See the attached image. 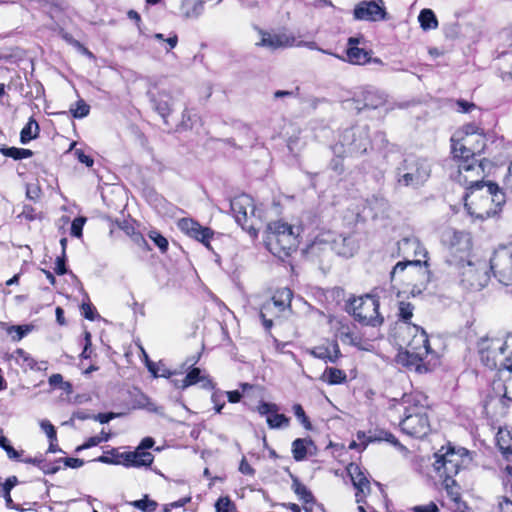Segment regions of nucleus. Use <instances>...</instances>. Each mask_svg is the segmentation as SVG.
Instances as JSON below:
<instances>
[{
	"instance_id": "46",
	"label": "nucleus",
	"mask_w": 512,
	"mask_h": 512,
	"mask_svg": "<svg viewBox=\"0 0 512 512\" xmlns=\"http://www.w3.org/2000/svg\"><path fill=\"white\" fill-rule=\"evenodd\" d=\"M387 441L390 444H392L395 447L403 448L401 443L398 441V439L390 432L388 431H380L378 433H374L373 435L369 436V441Z\"/></svg>"
},
{
	"instance_id": "2",
	"label": "nucleus",
	"mask_w": 512,
	"mask_h": 512,
	"mask_svg": "<svg viewBox=\"0 0 512 512\" xmlns=\"http://www.w3.org/2000/svg\"><path fill=\"white\" fill-rule=\"evenodd\" d=\"M452 154L454 160L458 162L455 180L465 188L466 192L487 183L484 178L486 177L485 165L488 161L477 160L475 150L468 149L465 144L454 143Z\"/></svg>"
},
{
	"instance_id": "45",
	"label": "nucleus",
	"mask_w": 512,
	"mask_h": 512,
	"mask_svg": "<svg viewBox=\"0 0 512 512\" xmlns=\"http://www.w3.org/2000/svg\"><path fill=\"white\" fill-rule=\"evenodd\" d=\"M414 306L410 302L400 301L398 303V317L402 323H410L409 320L413 316Z\"/></svg>"
},
{
	"instance_id": "63",
	"label": "nucleus",
	"mask_w": 512,
	"mask_h": 512,
	"mask_svg": "<svg viewBox=\"0 0 512 512\" xmlns=\"http://www.w3.org/2000/svg\"><path fill=\"white\" fill-rule=\"evenodd\" d=\"M190 122H191L190 113L188 111V108L185 107L183 112H182L181 122L177 125V130H187V129H190L192 127Z\"/></svg>"
},
{
	"instance_id": "34",
	"label": "nucleus",
	"mask_w": 512,
	"mask_h": 512,
	"mask_svg": "<svg viewBox=\"0 0 512 512\" xmlns=\"http://www.w3.org/2000/svg\"><path fill=\"white\" fill-rule=\"evenodd\" d=\"M96 461L106 464H123L124 466H128V452L118 454L116 449H112L105 455L98 457Z\"/></svg>"
},
{
	"instance_id": "12",
	"label": "nucleus",
	"mask_w": 512,
	"mask_h": 512,
	"mask_svg": "<svg viewBox=\"0 0 512 512\" xmlns=\"http://www.w3.org/2000/svg\"><path fill=\"white\" fill-rule=\"evenodd\" d=\"M387 101V97L383 92L372 87L364 88L358 92L355 97L346 102H351L354 109L360 113L366 109H377L383 106Z\"/></svg>"
},
{
	"instance_id": "35",
	"label": "nucleus",
	"mask_w": 512,
	"mask_h": 512,
	"mask_svg": "<svg viewBox=\"0 0 512 512\" xmlns=\"http://www.w3.org/2000/svg\"><path fill=\"white\" fill-rule=\"evenodd\" d=\"M39 125L34 118H30L27 124L23 127L20 133V141L22 144H27L32 139L38 137Z\"/></svg>"
},
{
	"instance_id": "14",
	"label": "nucleus",
	"mask_w": 512,
	"mask_h": 512,
	"mask_svg": "<svg viewBox=\"0 0 512 512\" xmlns=\"http://www.w3.org/2000/svg\"><path fill=\"white\" fill-rule=\"evenodd\" d=\"M354 18L365 21H379L387 19V12L383 0L360 2L354 9Z\"/></svg>"
},
{
	"instance_id": "40",
	"label": "nucleus",
	"mask_w": 512,
	"mask_h": 512,
	"mask_svg": "<svg viewBox=\"0 0 512 512\" xmlns=\"http://www.w3.org/2000/svg\"><path fill=\"white\" fill-rule=\"evenodd\" d=\"M497 444L503 454H512V434L510 431L500 430L497 434Z\"/></svg>"
},
{
	"instance_id": "50",
	"label": "nucleus",
	"mask_w": 512,
	"mask_h": 512,
	"mask_svg": "<svg viewBox=\"0 0 512 512\" xmlns=\"http://www.w3.org/2000/svg\"><path fill=\"white\" fill-rule=\"evenodd\" d=\"M149 237L162 253L167 251L169 244L168 240L163 235L157 231H151Z\"/></svg>"
},
{
	"instance_id": "54",
	"label": "nucleus",
	"mask_w": 512,
	"mask_h": 512,
	"mask_svg": "<svg viewBox=\"0 0 512 512\" xmlns=\"http://www.w3.org/2000/svg\"><path fill=\"white\" fill-rule=\"evenodd\" d=\"M420 265H421V262L419 260L398 262L390 272L391 281H393L396 273L404 271L407 266H420Z\"/></svg>"
},
{
	"instance_id": "48",
	"label": "nucleus",
	"mask_w": 512,
	"mask_h": 512,
	"mask_svg": "<svg viewBox=\"0 0 512 512\" xmlns=\"http://www.w3.org/2000/svg\"><path fill=\"white\" fill-rule=\"evenodd\" d=\"M154 377H164V378H170L171 376L175 375V371L169 370L161 361L158 363H155L154 368H152V371H149Z\"/></svg>"
},
{
	"instance_id": "11",
	"label": "nucleus",
	"mask_w": 512,
	"mask_h": 512,
	"mask_svg": "<svg viewBox=\"0 0 512 512\" xmlns=\"http://www.w3.org/2000/svg\"><path fill=\"white\" fill-rule=\"evenodd\" d=\"M152 109L168 124V116L173 112L176 98L168 91L159 89L156 86L149 87L147 90Z\"/></svg>"
},
{
	"instance_id": "21",
	"label": "nucleus",
	"mask_w": 512,
	"mask_h": 512,
	"mask_svg": "<svg viewBox=\"0 0 512 512\" xmlns=\"http://www.w3.org/2000/svg\"><path fill=\"white\" fill-rule=\"evenodd\" d=\"M143 409L149 413H154L161 417L165 416L164 407L154 403L150 398L144 395L140 390L134 388L130 390V409Z\"/></svg>"
},
{
	"instance_id": "47",
	"label": "nucleus",
	"mask_w": 512,
	"mask_h": 512,
	"mask_svg": "<svg viewBox=\"0 0 512 512\" xmlns=\"http://www.w3.org/2000/svg\"><path fill=\"white\" fill-rule=\"evenodd\" d=\"M68 7L66 1L64 0H49V2L42 6L45 11L52 14L53 12H61L66 10Z\"/></svg>"
},
{
	"instance_id": "61",
	"label": "nucleus",
	"mask_w": 512,
	"mask_h": 512,
	"mask_svg": "<svg viewBox=\"0 0 512 512\" xmlns=\"http://www.w3.org/2000/svg\"><path fill=\"white\" fill-rule=\"evenodd\" d=\"M223 396L224 394L220 391H215L211 396V401L214 403V408L217 413H221L222 409L225 406Z\"/></svg>"
},
{
	"instance_id": "27",
	"label": "nucleus",
	"mask_w": 512,
	"mask_h": 512,
	"mask_svg": "<svg viewBox=\"0 0 512 512\" xmlns=\"http://www.w3.org/2000/svg\"><path fill=\"white\" fill-rule=\"evenodd\" d=\"M427 355L422 354L420 352L412 351L410 349H406L404 351H400L397 355L398 363L406 366L408 368H415L417 371H421L422 361Z\"/></svg>"
},
{
	"instance_id": "26",
	"label": "nucleus",
	"mask_w": 512,
	"mask_h": 512,
	"mask_svg": "<svg viewBox=\"0 0 512 512\" xmlns=\"http://www.w3.org/2000/svg\"><path fill=\"white\" fill-rule=\"evenodd\" d=\"M317 448L310 438H297L292 442V454L296 461H303L307 455H315Z\"/></svg>"
},
{
	"instance_id": "22",
	"label": "nucleus",
	"mask_w": 512,
	"mask_h": 512,
	"mask_svg": "<svg viewBox=\"0 0 512 512\" xmlns=\"http://www.w3.org/2000/svg\"><path fill=\"white\" fill-rule=\"evenodd\" d=\"M171 382L175 387L181 389H185L197 383H202V387L205 389L214 388L212 380L208 377V375L202 374L200 368H192L183 379H173Z\"/></svg>"
},
{
	"instance_id": "9",
	"label": "nucleus",
	"mask_w": 512,
	"mask_h": 512,
	"mask_svg": "<svg viewBox=\"0 0 512 512\" xmlns=\"http://www.w3.org/2000/svg\"><path fill=\"white\" fill-rule=\"evenodd\" d=\"M131 138L138 153L139 165L153 173L162 172L164 166L160 160L156 159L145 135L138 128L133 127L130 128Z\"/></svg>"
},
{
	"instance_id": "58",
	"label": "nucleus",
	"mask_w": 512,
	"mask_h": 512,
	"mask_svg": "<svg viewBox=\"0 0 512 512\" xmlns=\"http://www.w3.org/2000/svg\"><path fill=\"white\" fill-rule=\"evenodd\" d=\"M198 224L199 223L194 221L193 219L182 218L178 222V227L180 228L181 231L188 235Z\"/></svg>"
},
{
	"instance_id": "51",
	"label": "nucleus",
	"mask_w": 512,
	"mask_h": 512,
	"mask_svg": "<svg viewBox=\"0 0 512 512\" xmlns=\"http://www.w3.org/2000/svg\"><path fill=\"white\" fill-rule=\"evenodd\" d=\"M31 331V327L29 325H18V326H11L8 329V333L12 334L13 332L16 333V335L12 336V339L15 341H20L24 336H26Z\"/></svg>"
},
{
	"instance_id": "23",
	"label": "nucleus",
	"mask_w": 512,
	"mask_h": 512,
	"mask_svg": "<svg viewBox=\"0 0 512 512\" xmlns=\"http://www.w3.org/2000/svg\"><path fill=\"white\" fill-rule=\"evenodd\" d=\"M347 471L351 477L353 486L357 490L355 494L356 502L360 503L364 496L365 490L368 492L370 491V482L357 464H350L347 467Z\"/></svg>"
},
{
	"instance_id": "25",
	"label": "nucleus",
	"mask_w": 512,
	"mask_h": 512,
	"mask_svg": "<svg viewBox=\"0 0 512 512\" xmlns=\"http://www.w3.org/2000/svg\"><path fill=\"white\" fill-rule=\"evenodd\" d=\"M463 275L465 276V281L469 282L470 286L474 289L483 288L489 280L486 264H482L481 267L474 268L471 263H468V268L465 270Z\"/></svg>"
},
{
	"instance_id": "33",
	"label": "nucleus",
	"mask_w": 512,
	"mask_h": 512,
	"mask_svg": "<svg viewBox=\"0 0 512 512\" xmlns=\"http://www.w3.org/2000/svg\"><path fill=\"white\" fill-rule=\"evenodd\" d=\"M443 485L447 495L454 502L456 509L459 512H464L467 508V505L461 499L460 493L457 490L456 481L453 478L444 479Z\"/></svg>"
},
{
	"instance_id": "31",
	"label": "nucleus",
	"mask_w": 512,
	"mask_h": 512,
	"mask_svg": "<svg viewBox=\"0 0 512 512\" xmlns=\"http://www.w3.org/2000/svg\"><path fill=\"white\" fill-rule=\"evenodd\" d=\"M204 0H183L181 13L187 19H197L204 11Z\"/></svg>"
},
{
	"instance_id": "57",
	"label": "nucleus",
	"mask_w": 512,
	"mask_h": 512,
	"mask_svg": "<svg viewBox=\"0 0 512 512\" xmlns=\"http://www.w3.org/2000/svg\"><path fill=\"white\" fill-rule=\"evenodd\" d=\"M103 441H108V435H106L105 437L97 436V435L92 436V437L88 438L84 444L77 447L76 451H80L83 449H88V448L97 446L98 444H100Z\"/></svg>"
},
{
	"instance_id": "32",
	"label": "nucleus",
	"mask_w": 512,
	"mask_h": 512,
	"mask_svg": "<svg viewBox=\"0 0 512 512\" xmlns=\"http://www.w3.org/2000/svg\"><path fill=\"white\" fill-rule=\"evenodd\" d=\"M371 51L359 47H348L345 59L353 65H365L371 61Z\"/></svg>"
},
{
	"instance_id": "44",
	"label": "nucleus",
	"mask_w": 512,
	"mask_h": 512,
	"mask_svg": "<svg viewBox=\"0 0 512 512\" xmlns=\"http://www.w3.org/2000/svg\"><path fill=\"white\" fill-rule=\"evenodd\" d=\"M152 37L166 44L164 49L167 53L174 49L178 43V36L175 32L169 33L168 37H165L162 33H156Z\"/></svg>"
},
{
	"instance_id": "19",
	"label": "nucleus",
	"mask_w": 512,
	"mask_h": 512,
	"mask_svg": "<svg viewBox=\"0 0 512 512\" xmlns=\"http://www.w3.org/2000/svg\"><path fill=\"white\" fill-rule=\"evenodd\" d=\"M257 31L260 35V40L256 45L269 50L291 47L295 42L293 36H289L285 33H272L260 28H257Z\"/></svg>"
},
{
	"instance_id": "62",
	"label": "nucleus",
	"mask_w": 512,
	"mask_h": 512,
	"mask_svg": "<svg viewBox=\"0 0 512 512\" xmlns=\"http://www.w3.org/2000/svg\"><path fill=\"white\" fill-rule=\"evenodd\" d=\"M40 425L50 441L57 440L55 427L49 421L43 420Z\"/></svg>"
},
{
	"instance_id": "18",
	"label": "nucleus",
	"mask_w": 512,
	"mask_h": 512,
	"mask_svg": "<svg viewBox=\"0 0 512 512\" xmlns=\"http://www.w3.org/2000/svg\"><path fill=\"white\" fill-rule=\"evenodd\" d=\"M403 417H415L418 414H428L427 397L421 393L405 394L399 401Z\"/></svg>"
},
{
	"instance_id": "15",
	"label": "nucleus",
	"mask_w": 512,
	"mask_h": 512,
	"mask_svg": "<svg viewBox=\"0 0 512 512\" xmlns=\"http://www.w3.org/2000/svg\"><path fill=\"white\" fill-rule=\"evenodd\" d=\"M230 209L239 225L244 228V223L248 221V215L256 216L257 209L254 200L247 194L236 196L230 201Z\"/></svg>"
},
{
	"instance_id": "41",
	"label": "nucleus",
	"mask_w": 512,
	"mask_h": 512,
	"mask_svg": "<svg viewBox=\"0 0 512 512\" xmlns=\"http://www.w3.org/2000/svg\"><path fill=\"white\" fill-rule=\"evenodd\" d=\"M188 236L195 238L196 240L202 242L206 246H209V240L213 236V231L210 228L202 227L198 224L194 229L188 234Z\"/></svg>"
},
{
	"instance_id": "49",
	"label": "nucleus",
	"mask_w": 512,
	"mask_h": 512,
	"mask_svg": "<svg viewBox=\"0 0 512 512\" xmlns=\"http://www.w3.org/2000/svg\"><path fill=\"white\" fill-rule=\"evenodd\" d=\"M293 411L296 418L300 421V423L304 426L305 429L311 430L312 424L309 418L306 416L303 407L300 404H295L293 406Z\"/></svg>"
},
{
	"instance_id": "17",
	"label": "nucleus",
	"mask_w": 512,
	"mask_h": 512,
	"mask_svg": "<svg viewBox=\"0 0 512 512\" xmlns=\"http://www.w3.org/2000/svg\"><path fill=\"white\" fill-rule=\"evenodd\" d=\"M441 451L435 453L434 469L441 473V476L445 477L444 479L453 478L460 468L458 456L453 449H449L444 454Z\"/></svg>"
},
{
	"instance_id": "7",
	"label": "nucleus",
	"mask_w": 512,
	"mask_h": 512,
	"mask_svg": "<svg viewBox=\"0 0 512 512\" xmlns=\"http://www.w3.org/2000/svg\"><path fill=\"white\" fill-rule=\"evenodd\" d=\"M395 337L401 347L428 355L430 352L429 339L426 332L411 323H401L396 327Z\"/></svg>"
},
{
	"instance_id": "30",
	"label": "nucleus",
	"mask_w": 512,
	"mask_h": 512,
	"mask_svg": "<svg viewBox=\"0 0 512 512\" xmlns=\"http://www.w3.org/2000/svg\"><path fill=\"white\" fill-rule=\"evenodd\" d=\"M480 132H482V130L475 123H468L451 138L452 145L454 143H459L465 144L467 147V145L472 144L470 137L478 135Z\"/></svg>"
},
{
	"instance_id": "55",
	"label": "nucleus",
	"mask_w": 512,
	"mask_h": 512,
	"mask_svg": "<svg viewBox=\"0 0 512 512\" xmlns=\"http://www.w3.org/2000/svg\"><path fill=\"white\" fill-rule=\"evenodd\" d=\"M73 117L75 118H83L89 114L90 106L84 102V100H79L76 102V108L72 109Z\"/></svg>"
},
{
	"instance_id": "56",
	"label": "nucleus",
	"mask_w": 512,
	"mask_h": 512,
	"mask_svg": "<svg viewBox=\"0 0 512 512\" xmlns=\"http://www.w3.org/2000/svg\"><path fill=\"white\" fill-rule=\"evenodd\" d=\"M86 222V218L84 217H77L72 221L71 224V235L77 238H80L82 236V229Z\"/></svg>"
},
{
	"instance_id": "16",
	"label": "nucleus",
	"mask_w": 512,
	"mask_h": 512,
	"mask_svg": "<svg viewBox=\"0 0 512 512\" xmlns=\"http://www.w3.org/2000/svg\"><path fill=\"white\" fill-rule=\"evenodd\" d=\"M155 440L145 437L141 440L133 452H130V467L148 468L153 464L154 455L149 449L153 448Z\"/></svg>"
},
{
	"instance_id": "5",
	"label": "nucleus",
	"mask_w": 512,
	"mask_h": 512,
	"mask_svg": "<svg viewBox=\"0 0 512 512\" xmlns=\"http://www.w3.org/2000/svg\"><path fill=\"white\" fill-rule=\"evenodd\" d=\"M379 298L373 295L353 298L347 305V311L362 325L379 327L384 317L379 313Z\"/></svg>"
},
{
	"instance_id": "52",
	"label": "nucleus",
	"mask_w": 512,
	"mask_h": 512,
	"mask_svg": "<svg viewBox=\"0 0 512 512\" xmlns=\"http://www.w3.org/2000/svg\"><path fill=\"white\" fill-rule=\"evenodd\" d=\"M14 357L18 362L22 361L30 369H34L36 365V361L22 349H17Z\"/></svg>"
},
{
	"instance_id": "36",
	"label": "nucleus",
	"mask_w": 512,
	"mask_h": 512,
	"mask_svg": "<svg viewBox=\"0 0 512 512\" xmlns=\"http://www.w3.org/2000/svg\"><path fill=\"white\" fill-rule=\"evenodd\" d=\"M493 349L498 350L501 354L506 349V343L500 344L498 339H489L488 337L481 338L478 342V351L480 353L491 352Z\"/></svg>"
},
{
	"instance_id": "3",
	"label": "nucleus",
	"mask_w": 512,
	"mask_h": 512,
	"mask_svg": "<svg viewBox=\"0 0 512 512\" xmlns=\"http://www.w3.org/2000/svg\"><path fill=\"white\" fill-rule=\"evenodd\" d=\"M298 235L292 225L282 221H274L267 224L264 243L274 256L284 260L296 251Z\"/></svg>"
},
{
	"instance_id": "37",
	"label": "nucleus",
	"mask_w": 512,
	"mask_h": 512,
	"mask_svg": "<svg viewBox=\"0 0 512 512\" xmlns=\"http://www.w3.org/2000/svg\"><path fill=\"white\" fill-rule=\"evenodd\" d=\"M322 379L330 385L341 384L346 380V374L340 369L327 367L323 373Z\"/></svg>"
},
{
	"instance_id": "13",
	"label": "nucleus",
	"mask_w": 512,
	"mask_h": 512,
	"mask_svg": "<svg viewBox=\"0 0 512 512\" xmlns=\"http://www.w3.org/2000/svg\"><path fill=\"white\" fill-rule=\"evenodd\" d=\"M400 429L408 436L424 438L431 431L428 414H418L415 417H403L399 423Z\"/></svg>"
},
{
	"instance_id": "10",
	"label": "nucleus",
	"mask_w": 512,
	"mask_h": 512,
	"mask_svg": "<svg viewBox=\"0 0 512 512\" xmlns=\"http://www.w3.org/2000/svg\"><path fill=\"white\" fill-rule=\"evenodd\" d=\"M490 269L500 283L512 285V245L500 247L494 252Z\"/></svg>"
},
{
	"instance_id": "24",
	"label": "nucleus",
	"mask_w": 512,
	"mask_h": 512,
	"mask_svg": "<svg viewBox=\"0 0 512 512\" xmlns=\"http://www.w3.org/2000/svg\"><path fill=\"white\" fill-rule=\"evenodd\" d=\"M500 382L493 383V389H503V398L512 401V360L506 359L503 367L499 369Z\"/></svg>"
},
{
	"instance_id": "60",
	"label": "nucleus",
	"mask_w": 512,
	"mask_h": 512,
	"mask_svg": "<svg viewBox=\"0 0 512 512\" xmlns=\"http://www.w3.org/2000/svg\"><path fill=\"white\" fill-rule=\"evenodd\" d=\"M61 37L69 44L77 47L79 50H81L83 53L87 55H91V53L77 40H75L69 33L65 31H61Z\"/></svg>"
},
{
	"instance_id": "59",
	"label": "nucleus",
	"mask_w": 512,
	"mask_h": 512,
	"mask_svg": "<svg viewBox=\"0 0 512 512\" xmlns=\"http://www.w3.org/2000/svg\"><path fill=\"white\" fill-rule=\"evenodd\" d=\"M231 506L233 503L228 496L220 497L215 503L216 512H229Z\"/></svg>"
},
{
	"instance_id": "64",
	"label": "nucleus",
	"mask_w": 512,
	"mask_h": 512,
	"mask_svg": "<svg viewBox=\"0 0 512 512\" xmlns=\"http://www.w3.org/2000/svg\"><path fill=\"white\" fill-rule=\"evenodd\" d=\"M55 273L58 275H64L68 272L66 268V254H61L56 259Z\"/></svg>"
},
{
	"instance_id": "28",
	"label": "nucleus",
	"mask_w": 512,
	"mask_h": 512,
	"mask_svg": "<svg viewBox=\"0 0 512 512\" xmlns=\"http://www.w3.org/2000/svg\"><path fill=\"white\" fill-rule=\"evenodd\" d=\"M310 354L325 362L335 363L340 357V349L337 342L332 343L331 348L326 346H318L310 350Z\"/></svg>"
},
{
	"instance_id": "53",
	"label": "nucleus",
	"mask_w": 512,
	"mask_h": 512,
	"mask_svg": "<svg viewBox=\"0 0 512 512\" xmlns=\"http://www.w3.org/2000/svg\"><path fill=\"white\" fill-rule=\"evenodd\" d=\"M497 351L498 350L493 349V351H491V352L480 353L481 361L486 367H488L490 369L496 368V366H497V363H496Z\"/></svg>"
},
{
	"instance_id": "39",
	"label": "nucleus",
	"mask_w": 512,
	"mask_h": 512,
	"mask_svg": "<svg viewBox=\"0 0 512 512\" xmlns=\"http://www.w3.org/2000/svg\"><path fill=\"white\" fill-rule=\"evenodd\" d=\"M292 489L294 493L304 502L309 503L314 501L312 493L304 484L299 481L297 477H292Z\"/></svg>"
},
{
	"instance_id": "6",
	"label": "nucleus",
	"mask_w": 512,
	"mask_h": 512,
	"mask_svg": "<svg viewBox=\"0 0 512 512\" xmlns=\"http://www.w3.org/2000/svg\"><path fill=\"white\" fill-rule=\"evenodd\" d=\"M358 249V245L352 236L324 234L309 246L311 255H318L327 250L334 251L337 255L346 258L352 257Z\"/></svg>"
},
{
	"instance_id": "29",
	"label": "nucleus",
	"mask_w": 512,
	"mask_h": 512,
	"mask_svg": "<svg viewBox=\"0 0 512 512\" xmlns=\"http://www.w3.org/2000/svg\"><path fill=\"white\" fill-rule=\"evenodd\" d=\"M291 300L292 291L289 288H283L276 292L271 301L264 303L265 309L273 310L277 308L278 311H283L286 307L290 306Z\"/></svg>"
},
{
	"instance_id": "4",
	"label": "nucleus",
	"mask_w": 512,
	"mask_h": 512,
	"mask_svg": "<svg viewBox=\"0 0 512 512\" xmlns=\"http://www.w3.org/2000/svg\"><path fill=\"white\" fill-rule=\"evenodd\" d=\"M430 173L428 162L414 155L406 156L395 171L397 184L412 188L422 186L429 179Z\"/></svg>"
},
{
	"instance_id": "20",
	"label": "nucleus",
	"mask_w": 512,
	"mask_h": 512,
	"mask_svg": "<svg viewBox=\"0 0 512 512\" xmlns=\"http://www.w3.org/2000/svg\"><path fill=\"white\" fill-rule=\"evenodd\" d=\"M279 407L274 403L261 401L257 407L260 415H267V423L270 428H282L289 425L290 419L284 414L278 413Z\"/></svg>"
},
{
	"instance_id": "43",
	"label": "nucleus",
	"mask_w": 512,
	"mask_h": 512,
	"mask_svg": "<svg viewBox=\"0 0 512 512\" xmlns=\"http://www.w3.org/2000/svg\"><path fill=\"white\" fill-rule=\"evenodd\" d=\"M1 152L3 153V155L11 157L15 160L29 158L33 155V152L29 149L16 147L3 148L1 149Z\"/></svg>"
},
{
	"instance_id": "42",
	"label": "nucleus",
	"mask_w": 512,
	"mask_h": 512,
	"mask_svg": "<svg viewBox=\"0 0 512 512\" xmlns=\"http://www.w3.org/2000/svg\"><path fill=\"white\" fill-rule=\"evenodd\" d=\"M130 506L139 509L142 512H154L158 506L157 502L145 495L140 500L130 501Z\"/></svg>"
},
{
	"instance_id": "8",
	"label": "nucleus",
	"mask_w": 512,
	"mask_h": 512,
	"mask_svg": "<svg viewBox=\"0 0 512 512\" xmlns=\"http://www.w3.org/2000/svg\"><path fill=\"white\" fill-rule=\"evenodd\" d=\"M343 153L351 156L362 155L370 147L368 126H356L346 129L340 138Z\"/></svg>"
},
{
	"instance_id": "1",
	"label": "nucleus",
	"mask_w": 512,
	"mask_h": 512,
	"mask_svg": "<svg viewBox=\"0 0 512 512\" xmlns=\"http://www.w3.org/2000/svg\"><path fill=\"white\" fill-rule=\"evenodd\" d=\"M463 199L468 213L480 219L496 215L506 201L505 193L492 181L465 192Z\"/></svg>"
},
{
	"instance_id": "38",
	"label": "nucleus",
	"mask_w": 512,
	"mask_h": 512,
	"mask_svg": "<svg viewBox=\"0 0 512 512\" xmlns=\"http://www.w3.org/2000/svg\"><path fill=\"white\" fill-rule=\"evenodd\" d=\"M418 20L424 30L435 29L438 26L437 18L431 9L421 10Z\"/></svg>"
}]
</instances>
